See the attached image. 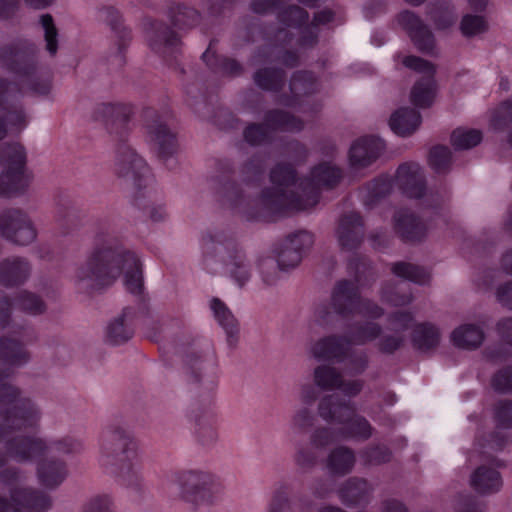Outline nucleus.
Segmentation results:
<instances>
[{"instance_id":"obj_59","label":"nucleus","mask_w":512,"mask_h":512,"mask_svg":"<svg viewBox=\"0 0 512 512\" xmlns=\"http://www.w3.org/2000/svg\"><path fill=\"white\" fill-rule=\"evenodd\" d=\"M392 453L385 445H372L360 451V458L366 466H377L391 460Z\"/></svg>"},{"instance_id":"obj_21","label":"nucleus","mask_w":512,"mask_h":512,"mask_svg":"<svg viewBox=\"0 0 512 512\" xmlns=\"http://www.w3.org/2000/svg\"><path fill=\"white\" fill-rule=\"evenodd\" d=\"M398 22L408 33L419 51L426 54L433 53L435 47L434 35L418 15L412 11L404 10L399 13Z\"/></svg>"},{"instance_id":"obj_32","label":"nucleus","mask_w":512,"mask_h":512,"mask_svg":"<svg viewBox=\"0 0 512 512\" xmlns=\"http://www.w3.org/2000/svg\"><path fill=\"white\" fill-rule=\"evenodd\" d=\"M373 487L366 479L352 477L346 480L338 490L339 498L346 506L367 504Z\"/></svg>"},{"instance_id":"obj_2","label":"nucleus","mask_w":512,"mask_h":512,"mask_svg":"<svg viewBox=\"0 0 512 512\" xmlns=\"http://www.w3.org/2000/svg\"><path fill=\"white\" fill-rule=\"evenodd\" d=\"M29 360L30 353L22 342L0 337V362L20 367ZM10 376L9 368H0V442H4L10 460L29 463L48 451V443L34 435H11L38 428L42 410L36 400L8 380Z\"/></svg>"},{"instance_id":"obj_34","label":"nucleus","mask_w":512,"mask_h":512,"mask_svg":"<svg viewBox=\"0 0 512 512\" xmlns=\"http://www.w3.org/2000/svg\"><path fill=\"white\" fill-rule=\"evenodd\" d=\"M214 42L211 41L206 51L202 54V59L206 65L215 73L238 77L242 75L244 68L240 62L233 58L217 55L213 50Z\"/></svg>"},{"instance_id":"obj_17","label":"nucleus","mask_w":512,"mask_h":512,"mask_svg":"<svg viewBox=\"0 0 512 512\" xmlns=\"http://www.w3.org/2000/svg\"><path fill=\"white\" fill-rule=\"evenodd\" d=\"M98 18L111 28L117 38L116 46L112 49L108 61L113 69H120L126 62L124 52L131 41L130 30L123 25L119 11L112 6L100 8L98 10Z\"/></svg>"},{"instance_id":"obj_25","label":"nucleus","mask_w":512,"mask_h":512,"mask_svg":"<svg viewBox=\"0 0 512 512\" xmlns=\"http://www.w3.org/2000/svg\"><path fill=\"white\" fill-rule=\"evenodd\" d=\"M194 424V434L202 446H211L218 439L216 417L210 406L196 405L190 415Z\"/></svg>"},{"instance_id":"obj_7","label":"nucleus","mask_w":512,"mask_h":512,"mask_svg":"<svg viewBox=\"0 0 512 512\" xmlns=\"http://www.w3.org/2000/svg\"><path fill=\"white\" fill-rule=\"evenodd\" d=\"M100 462L108 473L117 471L120 464L137 458V443L128 430L110 425L102 433Z\"/></svg>"},{"instance_id":"obj_60","label":"nucleus","mask_w":512,"mask_h":512,"mask_svg":"<svg viewBox=\"0 0 512 512\" xmlns=\"http://www.w3.org/2000/svg\"><path fill=\"white\" fill-rule=\"evenodd\" d=\"M40 23L44 29L45 50L50 57H55L59 48V34L53 17L50 14H44L40 17Z\"/></svg>"},{"instance_id":"obj_63","label":"nucleus","mask_w":512,"mask_h":512,"mask_svg":"<svg viewBox=\"0 0 512 512\" xmlns=\"http://www.w3.org/2000/svg\"><path fill=\"white\" fill-rule=\"evenodd\" d=\"M259 271L263 283L266 286H273L280 280L281 272L284 270L281 269L277 260L268 257L259 262Z\"/></svg>"},{"instance_id":"obj_40","label":"nucleus","mask_w":512,"mask_h":512,"mask_svg":"<svg viewBox=\"0 0 512 512\" xmlns=\"http://www.w3.org/2000/svg\"><path fill=\"white\" fill-rule=\"evenodd\" d=\"M440 337V331L434 324L423 322L414 325L411 340L415 349L429 352L439 345Z\"/></svg>"},{"instance_id":"obj_15","label":"nucleus","mask_w":512,"mask_h":512,"mask_svg":"<svg viewBox=\"0 0 512 512\" xmlns=\"http://www.w3.org/2000/svg\"><path fill=\"white\" fill-rule=\"evenodd\" d=\"M395 181L407 197L420 199L425 196V202L433 201V204H427V206L439 205L438 195L436 197L432 193L426 195L425 176L419 164L414 162L401 164L396 171Z\"/></svg>"},{"instance_id":"obj_22","label":"nucleus","mask_w":512,"mask_h":512,"mask_svg":"<svg viewBox=\"0 0 512 512\" xmlns=\"http://www.w3.org/2000/svg\"><path fill=\"white\" fill-rule=\"evenodd\" d=\"M364 223L356 212L343 214L338 221L336 238L343 251H354L360 247L364 239Z\"/></svg>"},{"instance_id":"obj_58","label":"nucleus","mask_w":512,"mask_h":512,"mask_svg":"<svg viewBox=\"0 0 512 512\" xmlns=\"http://www.w3.org/2000/svg\"><path fill=\"white\" fill-rule=\"evenodd\" d=\"M135 205L143 212V215L152 222H161L167 217L165 207L160 203L154 202L150 196L146 199L145 195H137L135 197Z\"/></svg>"},{"instance_id":"obj_12","label":"nucleus","mask_w":512,"mask_h":512,"mask_svg":"<svg viewBox=\"0 0 512 512\" xmlns=\"http://www.w3.org/2000/svg\"><path fill=\"white\" fill-rule=\"evenodd\" d=\"M403 65L423 74L411 90L412 103L420 108L429 107L435 96V66L431 62L413 55L406 56L403 59Z\"/></svg>"},{"instance_id":"obj_4","label":"nucleus","mask_w":512,"mask_h":512,"mask_svg":"<svg viewBox=\"0 0 512 512\" xmlns=\"http://www.w3.org/2000/svg\"><path fill=\"white\" fill-rule=\"evenodd\" d=\"M203 265L211 274L226 272L240 287L252 277V265L233 233L222 228L209 229L202 236Z\"/></svg>"},{"instance_id":"obj_51","label":"nucleus","mask_w":512,"mask_h":512,"mask_svg":"<svg viewBox=\"0 0 512 512\" xmlns=\"http://www.w3.org/2000/svg\"><path fill=\"white\" fill-rule=\"evenodd\" d=\"M381 300L392 306H406L413 301V295L410 291H404L399 284L388 281L381 287Z\"/></svg>"},{"instance_id":"obj_49","label":"nucleus","mask_w":512,"mask_h":512,"mask_svg":"<svg viewBox=\"0 0 512 512\" xmlns=\"http://www.w3.org/2000/svg\"><path fill=\"white\" fill-rule=\"evenodd\" d=\"M317 422V416L308 407L296 409L290 419V430L295 435H306L310 433Z\"/></svg>"},{"instance_id":"obj_56","label":"nucleus","mask_w":512,"mask_h":512,"mask_svg":"<svg viewBox=\"0 0 512 512\" xmlns=\"http://www.w3.org/2000/svg\"><path fill=\"white\" fill-rule=\"evenodd\" d=\"M482 138L480 130L457 128L451 134V143L456 150H467L477 146Z\"/></svg>"},{"instance_id":"obj_27","label":"nucleus","mask_w":512,"mask_h":512,"mask_svg":"<svg viewBox=\"0 0 512 512\" xmlns=\"http://www.w3.org/2000/svg\"><path fill=\"white\" fill-rule=\"evenodd\" d=\"M384 150V143L376 137H362L356 140L349 151V160L354 168H363L373 163Z\"/></svg>"},{"instance_id":"obj_28","label":"nucleus","mask_w":512,"mask_h":512,"mask_svg":"<svg viewBox=\"0 0 512 512\" xmlns=\"http://www.w3.org/2000/svg\"><path fill=\"white\" fill-rule=\"evenodd\" d=\"M137 315L133 307L124 308L121 315L107 326L106 341L112 345H121L129 341L134 334L133 324Z\"/></svg>"},{"instance_id":"obj_62","label":"nucleus","mask_w":512,"mask_h":512,"mask_svg":"<svg viewBox=\"0 0 512 512\" xmlns=\"http://www.w3.org/2000/svg\"><path fill=\"white\" fill-rule=\"evenodd\" d=\"M308 19V12L297 5H289L278 13V20L288 27H299Z\"/></svg>"},{"instance_id":"obj_23","label":"nucleus","mask_w":512,"mask_h":512,"mask_svg":"<svg viewBox=\"0 0 512 512\" xmlns=\"http://www.w3.org/2000/svg\"><path fill=\"white\" fill-rule=\"evenodd\" d=\"M359 288L354 282L346 279L335 284L331 294V307L337 315L348 318L356 314L361 298Z\"/></svg>"},{"instance_id":"obj_29","label":"nucleus","mask_w":512,"mask_h":512,"mask_svg":"<svg viewBox=\"0 0 512 512\" xmlns=\"http://www.w3.org/2000/svg\"><path fill=\"white\" fill-rule=\"evenodd\" d=\"M351 346L347 336L330 335L316 341L311 348L312 355L319 360L343 361V355Z\"/></svg>"},{"instance_id":"obj_31","label":"nucleus","mask_w":512,"mask_h":512,"mask_svg":"<svg viewBox=\"0 0 512 512\" xmlns=\"http://www.w3.org/2000/svg\"><path fill=\"white\" fill-rule=\"evenodd\" d=\"M31 269L26 258H6L0 262V283L7 287L21 285L29 278Z\"/></svg>"},{"instance_id":"obj_64","label":"nucleus","mask_w":512,"mask_h":512,"mask_svg":"<svg viewBox=\"0 0 512 512\" xmlns=\"http://www.w3.org/2000/svg\"><path fill=\"white\" fill-rule=\"evenodd\" d=\"M336 440V431L326 426L314 428L309 435V444L315 449H324Z\"/></svg>"},{"instance_id":"obj_52","label":"nucleus","mask_w":512,"mask_h":512,"mask_svg":"<svg viewBox=\"0 0 512 512\" xmlns=\"http://www.w3.org/2000/svg\"><path fill=\"white\" fill-rule=\"evenodd\" d=\"M391 270L396 276L419 285L426 284L430 277L423 267L403 261L393 263Z\"/></svg>"},{"instance_id":"obj_26","label":"nucleus","mask_w":512,"mask_h":512,"mask_svg":"<svg viewBox=\"0 0 512 512\" xmlns=\"http://www.w3.org/2000/svg\"><path fill=\"white\" fill-rule=\"evenodd\" d=\"M469 483L478 495L490 496L501 491L503 478L495 467L483 464L471 473Z\"/></svg>"},{"instance_id":"obj_44","label":"nucleus","mask_w":512,"mask_h":512,"mask_svg":"<svg viewBox=\"0 0 512 512\" xmlns=\"http://www.w3.org/2000/svg\"><path fill=\"white\" fill-rule=\"evenodd\" d=\"M451 340L456 347L473 350L482 344L484 331L479 325L463 324L452 332Z\"/></svg>"},{"instance_id":"obj_54","label":"nucleus","mask_w":512,"mask_h":512,"mask_svg":"<svg viewBox=\"0 0 512 512\" xmlns=\"http://www.w3.org/2000/svg\"><path fill=\"white\" fill-rule=\"evenodd\" d=\"M314 382L323 390L338 389L342 383V374L330 365H320L314 370Z\"/></svg>"},{"instance_id":"obj_24","label":"nucleus","mask_w":512,"mask_h":512,"mask_svg":"<svg viewBox=\"0 0 512 512\" xmlns=\"http://www.w3.org/2000/svg\"><path fill=\"white\" fill-rule=\"evenodd\" d=\"M149 47L159 55L175 52L181 44L180 36L163 21H150L146 27Z\"/></svg>"},{"instance_id":"obj_16","label":"nucleus","mask_w":512,"mask_h":512,"mask_svg":"<svg viewBox=\"0 0 512 512\" xmlns=\"http://www.w3.org/2000/svg\"><path fill=\"white\" fill-rule=\"evenodd\" d=\"M131 110L123 104L99 103L96 104L92 118L102 122L107 131L119 141H124L129 131Z\"/></svg>"},{"instance_id":"obj_47","label":"nucleus","mask_w":512,"mask_h":512,"mask_svg":"<svg viewBox=\"0 0 512 512\" xmlns=\"http://www.w3.org/2000/svg\"><path fill=\"white\" fill-rule=\"evenodd\" d=\"M382 334V327L376 322L366 321L354 324L347 337L351 346L365 345L368 342H372L379 338Z\"/></svg>"},{"instance_id":"obj_35","label":"nucleus","mask_w":512,"mask_h":512,"mask_svg":"<svg viewBox=\"0 0 512 512\" xmlns=\"http://www.w3.org/2000/svg\"><path fill=\"white\" fill-rule=\"evenodd\" d=\"M210 308L219 325L224 329L229 347L235 348L239 340V324L228 307L218 298H213Z\"/></svg>"},{"instance_id":"obj_19","label":"nucleus","mask_w":512,"mask_h":512,"mask_svg":"<svg viewBox=\"0 0 512 512\" xmlns=\"http://www.w3.org/2000/svg\"><path fill=\"white\" fill-rule=\"evenodd\" d=\"M313 242V235L305 230L288 235L277 250L276 260L281 269L288 271L298 266L303 253L313 245Z\"/></svg>"},{"instance_id":"obj_18","label":"nucleus","mask_w":512,"mask_h":512,"mask_svg":"<svg viewBox=\"0 0 512 512\" xmlns=\"http://www.w3.org/2000/svg\"><path fill=\"white\" fill-rule=\"evenodd\" d=\"M292 491L291 483H279L272 493L267 512H310L314 507L310 496L305 493H297L291 498Z\"/></svg>"},{"instance_id":"obj_6","label":"nucleus","mask_w":512,"mask_h":512,"mask_svg":"<svg viewBox=\"0 0 512 512\" xmlns=\"http://www.w3.org/2000/svg\"><path fill=\"white\" fill-rule=\"evenodd\" d=\"M317 410L324 421L343 425L338 430L341 438L366 441L373 434L374 428L369 421L364 416L356 414L354 404L338 394L322 397Z\"/></svg>"},{"instance_id":"obj_5","label":"nucleus","mask_w":512,"mask_h":512,"mask_svg":"<svg viewBox=\"0 0 512 512\" xmlns=\"http://www.w3.org/2000/svg\"><path fill=\"white\" fill-rule=\"evenodd\" d=\"M40 50L36 43L29 39H17L0 46V66L25 78L29 89L39 95H46L51 89L49 77L40 79L37 75L41 69L39 64Z\"/></svg>"},{"instance_id":"obj_42","label":"nucleus","mask_w":512,"mask_h":512,"mask_svg":"<svg viewBox=\"0 0 512 512\" xmlns=\"http://www.w3.org/2000/svg\"><path fill=\"white\" fill-rule=\"evenodd\" d=\"M264 122L270 132H299L304 128V123L301 119L280 109L267 111L264 116Z\"/></svg>"},{"instance_id":"obj_33","label":"nucleus","mask_w":512,"mask_h":512,"mask_svg":"<svg viewBox=\"0 0 512 512\" xmlns=\"http://www.w3.org/2000/svg\"><path fill=\"white\" fill-rule=\"evenodd\" d=\"M37 476L43 486L54 489L67 478V464L55 457L43 458L37 465Z\"/></svg>"},{"instance_id":"obj_39","label":"nucleus","mask_w":512,"mask_h":512,"mask_svg":"<svg viewBox=\"0 0 512 512\" xmlns=\"http://www.w3.org/2000/svg\"><path fill=\"white\" fill-rule=\"evenodd\" d=\"M356 462L354 451L347 446L332 449L327 457V469L334 476L349 474Z\"/></svg>"},{"instance_id":"obj_38","label":"nucleus","mask_w":512,"mask_h":512,"mask_svg":"<svg viewBox=\"0 0 512 512\" xmlns=\"http://www.w3.org/2000/svg\"><path fill=\"white\" fill-rule=\"evenodd\" d=\"M421 123L420 113L409 107L398 109L392 114L389 125L391 130L402 137L414 133Z\"/></svg>"},{"instance_id":"obj_3","label":"nucleus","mask_w":512,"mask_h":512,"mask_svg":"<svg viewBox=\"0 0 512 512\" xmlns=\"http://www.w3.org/2000/svg\"><path fill=\"white\" fill-rule=\"evenodd\" d=\"M125 273V286L135 295L143 291L142 265L138 255L100 228L92 249L75 271L80 290L91 292L112 285Z\"/></svg>"},{"instance_id":"obj_14","label":"nucleus","mask_w":512,"mask_h":512,"mask_svg":"<svg viewBox=\"0 0 512 512\" xmlns=\"http://www.w3.org/2000/svg\"><path fill=\"white\" fill-rule=\"evenodd\" d=\"M10 497L12 503L0 496V512H21V509L46 512L52 506L50 496L34 488L15 487L11 489Z\"/></svg>"},{"instance_id":"obj_48","label":"nucleus","mask_w":512,"mask_h":512,"mask_svg":"<svg viewBox=\"0 0 512 512\" xmlns=\"http://www.w3.org/2000/svg\"><path fill=\"white\" fill-rule=\"evenodd\" d=\"M111 474L117 476L121 484L136 492H140L144 487V480L136 460L118 465L117 471Z\"/></svg>"},{"instance_id":"obj_37","label":"nucleus","mask_w":512,"mask_h":512,"mask_svg":"<svg viewBox=\"0 0 512 512\" xmlns=\"http://www.w3.org/2000/svg\"><path fill=\"white\" fill-rule=\"evenodd\" d=\"M168 17L178 30H189L200 23L201 13L186 3L172 2L168 6Z\"/></svg>"},{"instance_id":"obj_20","label":"nucleus","mask_w":512,"mask_h":512,"mask_svg":"<svg viewBox=\"0 0 512 512\" xmlns=\"http://www.w3.org/2000/svg\"><path fill=\"white\" fill-rule=\"evenodd\" d=\"M184 365L187 373L194 383H199L211 393L217 386L216 365L197 351L189 350L184 356Z\"/></svg>"},{"instance_id":"obj_55","label":"nucleus","mask_w":512,"mask_h":512,"mask_svg":"<svg viewBox=\"0 0 512 512\" xmlns=\"http://www.w3.org/2000/svg\"><path fill=\"white\" fill-rule=\"evenodd\" d=\"M429 15L438 29H446L456 20L453 7L448 1L435 2L429 9Z\"/></svg>"},{"instance_id":"obj_41","label":"nucleus","mask_w":512,"mask_h":512,"mask_svg":"<svg viewBox=\"0 0 512 512\" xmlns=\"http://www.w3.org/2000/svg\"><path fill=\"white\" fill-rule=\"evenodd\" d=\"M1 117L4 118L6 127L21 132L26 128L29 117L17 97H9L5 103L0 105Z\"/></svg>"},{"instance_id":"obj_13","label":"nucleus","mask_w":512,"mask_h":512,"mask_svg":"<svg viewBox=\"0 0 512 512\" xmlns=\"http://www.w3.org/2000/svg\"><path fill=\"white\" fill-rule=\"evenodd\" d=\"M120 141L117 148L115 171L119 178L141 190L146 185L148 168L142 157L134 149Z\"/></svg>"},{"instance_id":"obj_8","label":"nucleus","mask_w":512,"mask_h":512,"mask_svg":"<svg viewBox=\"0 0 512 512\" xmlns=\"http://www.w3.org/2000/svg\"><path fill=\"white\" fill-rule=\"evenodd\" d=\"M293 37V33L286 28H278L273 33H267L268 42L257 48L250 57L249 64L256 67L278 62L288 68L297 67L300 64L298 53L286 49Z\"/></svg>"},{"instance_id":"obj_53","label":"nucleus","mask_w":512,"mask_h":512,"mask_svg":"<svg viewBox=\"0 0 512 512\" xmlns=\"http://www.w3.org/2000/svg\"><path fill=\"white\" fill-rule=\"evenodd\" d=\"M343 370L347 375L356 376L362 374L368 367V356L364 351L355 350L349 346V350L343 355Z\"/></svg>"},{"instance_id":"obj_50","label":"nucleus","mask_w":512,"mask_h":512,"mask_svg":"<svg viewBox=\"0 0 512 512\" xmlns=\"http://www.w3.org/2000/svg\"><path fill=\"white\" fill-rule=\"evenodd\" d=\"M290 91L294 97L310 95L318 90L315 76L311 72L296 71L289 83Z\"/></svg>"},{"instance_id":"obj_43","label":"nucleus","mask_w":512,"mask_h":512,"mask_svg":"<svg viewBox=\"0 0 512 512\" xmlns=\"http://www.w3.org/2000/svg\"><path fill=\"white\" fill-rule=\"evenodd\" d=\"M255 85L265 91L279 92L285 85L286 73L277 67H260L253 76Z\"/></svg>"},{"instance_id":"obj_11","label":"nucleus","mask_w":512,"mask_h":512,"mask_svg":"<svg viewBox=\"0 0 512 512\" xmlns=\"http://www.w3.org/2000/svg\"><path fill=\"white\" fill-rule=\"evenodd\" d=\"M0 235L20 246H27L37 238V230L26 212L11 208L0 214Z\"/></svg>"},{"instance_id":"obj_46","label":"nucleus","mask_w":512,"mask_h":512,"mask_svg":"<svg viewBox=\"0 0 512 512\" xmlns=\"http://www.w3.org/2000/svg\"><path fill=\"white\" fill-rule=\"evenodd\" d=\"M26 151L18 142H7L0 145V163L5 169H26Z\"/></svg>"},{"instance_id":"obj_45","label":"nucleus","mask_w":512,"mask_h":512,"mask_svg":"<svg viewBox=\"0 0 512 512\" xmlns=\"http://www.w3.org/2000/svg\"><path fill=\"white\" fill-rule=\"evenodd\" d=\"M348 271L354 277V283L365 287L376 280V274L369 259L362 255H354L349 259Z\"/></svg>"},{"instance_id":"obj_1","label":"nucleus","mask_w":512,"mask_h":512,"mask_svg":"<svg viewBox=\"0 0 512 512\" xmlns=\"http://www.w3.org/2000/svg\"><path fill=\"white\" fill-rule=\"evenodd\" d=\"M296 170L291 164L278 163L270 172L273 184L265 188L254 207L230 175L213 177L212 188L217 201L224 207L245 214L249 219H266L287 211H302L314 207L320 199L322 188L332 189L342 179L340 168L324 162L315 166L306 177L297 183Z\"/></svg>"},{"instance_id":"obj_30","label":"nucleus","mask_w":512,"mask_h":512,"mask_svg":"<svg viewBox=\"0 0 512 512\" xmlns=\"http://www.w3.org/2000/svg\"><path fill=\"white\" fill-rule=\"evenodd\" d=\"M396 233L406 242L420 241L426 234L425 224L410 210L400 209L394 215Z\"/></svg>"},{"instance_id":"obj_36","label":"nucleus","mask_w":512,"mask_h":512,"mask_svg":"<svg viewBox=\"0 0 512 512\" xmlns=\"http://www.w3.org/2000/svg\"><path fill=\"white\" fill-rule=\"evenodd\" d=\"M30 183L26 169H5L0 174V195L14 197L23 194Z\"/></svg>"},{"instance_id":"obj_57","label":"nucleus","mask_w":512,"mask_h":512,"mask_svg":"<svg viewBox=\"0 0 512 512\" xmlns=\"http://www.w3.org/2000/svg\"><path fill=\"white\" fill-rule=\"evenodd\" d=\"M14 305L31 315L42 314L46 309L44 301L38 295L29 291L19 292L14 299Z\"/></svg>"},{"instance_id":"obj_10","label":"nucleus","mask_w":512,"mask_h":512,"mask_svg":"<svg viewBox=\"0 0 512 512\" xmlns=\"http://www.w3.org/2000/svg\"><path fill=\"white\" fill-rule=\"evenodd\" d=\"M144 117L150 147L157 157L166 163L178 153L179 144L176 134L153 109H146Z\"/></svg>"},{"instance_id":"obj_61","label":"nucleus","mask_w":512,"mask_h":512,"mask_svg":"<svg viewBox=\"0 0 512 512\" xmlns=\"http://www.w3.org/2000/svg\"><path fill=\"white\" fill-rule=\"evenodd\" d=\"M429 165L436 173H446L451 166V151L447 146L438 145L429 153Z\"/></svg>"},{"instance_id":"obj_9","label":"nucleus","mask_w":512,"mask_h":512,"mask_svg":"<svg viewBox=\"0 0 512 512\" xmlns=\"http://www.w3.org/2000/svg\"><path fill=\"white\" fill-rule=\"evenodd\" d=\"M175 481L181 498L193 505L212 504L221 487L216 478L205 471L187 470L179 472Z\"/></svg>"}]
</instances>
